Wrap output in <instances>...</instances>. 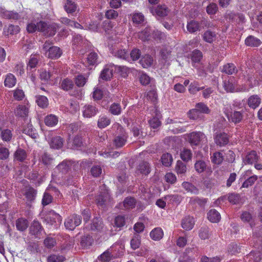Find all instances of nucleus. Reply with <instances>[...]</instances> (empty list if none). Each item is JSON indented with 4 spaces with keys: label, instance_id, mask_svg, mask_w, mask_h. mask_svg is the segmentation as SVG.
<instances>
[{
    "label": "nucleus",
    "instance_id": "nucleus-5",
    "mask_svg": "<svg viewBox=\"0 0 262 262\" xmlns=\"http://www.w3.org/2000/svg\"><path fill=\"white\" fill-rule=\"evenodd\" d=\"M81 221L82 218L80 215L73 214L65 219L64 226L67 229L72 231L81 224Z\"/></svg>",
    "mask_w": 262,
    "mask_h": 262
},
{
    "label": "nucleus",
    "instance_id": "nucleus-34",
    "mask_svg": "<svg viewBox=\"0 0 262 262\" xmlns=\"http://www.w3.org/2000/svg\"><path fill=\"white\" fill-rule=\"evenodd\" d=\"M58 122V118L53 114L48 115L45 118V123L48 126H54L57 124Z\"/></svg>",
    "mask_w": 262,
    "mask_h": 262
},
{
    "label": "nucleus",
    "instance_id": "nucleus-35",
    "mask_svg": "<svg viewBox=\"0 0 262 262\" xmlns=\"http://www.w3.org/2000/svg\"><path fill=\"white\" fill-rule=\"evenodd\" d=\"M19 30V27L18 26L9 25L4 28V33L6 35H13L18 33Z\"/></svg>",
    "mask_w": 262,
    "mask_h": 262
},
{
    "label": "nucleus",
    "instance_id": "nucleus-28",
    "mask_svg": "<svg viewBox=\"0 0 262 262\" xmlns=\"http://www.w3.org/2000/svg\"><path fill=\"white\" fill-rule=\"evenodd\" d=\"M87 63L89 66H97L99 63V56L96 52L89 53L86 58Z\"/></svg>",
    "mask_w": 262,
    "mask_h": 262
},
{
    "label": "nucleus",
    "instance_id": "nucleus-24",
    "mask_svg": "<svg viewBox=\"0 0 262 262\" xmlns=\"http://www.w3.org/2000/svg\"><path fill=\"white\" fill-rule=\"evenodd\" d=\"M113 55L118 58L125 60H128L129 56L127 51L124 49H118L113 50L112 51Z\"/></svg>",
    "mask_w": 262,
    "mask_h": 262
},
{
    "label": "nucleus",
    "instance_id": "nucleus-14",
    "mask_svg": "<svg viewBox=\"0 0 262 262\" xmlns=\"http://www.w3.org/2000/svg\"><path fill=\"white\" fill-rule=\"evenodd\" d=\"M262 254L259 251H252L245 257V262H261Z\"/></svg>",
    "mask_w": 262,
    "mask_h": 262
},
{
    "label": "nucleus",
    "instance_id": "nucleus-31",
    "mask_svg": "<svg viewBox=\"0 0 262 262\" xmlns=\"http://www.w3.org/2000/svg\"><path fill=\"white\" fill-rule=\"evenodd\" d=\"M42 229L41 224L38 221L34 220L30 227V232L32 235H37Z\"/></svg>",
    "mask_w": 262,
    "mask_h": 262
},
{
    "label": "nucleus",
    "instance_id": "nucleus-7",
    "mask_svg": "<svg viewBox=\"0 0 262 262\" xmlns=\"http://www.w3.org/2000/svg\"><path fill=\"white\" fill-rule=\"evenodd\" d=\"M62 217L54 210H50L45 217V221L51 225L57 226L62 222Z\"/></svg>",
    "mask_w": 262,
    "mask_h": 262
},
{
    "label": "nucleus",
    "instance_id": "nucleus-44",
    "mask_svg": "<svg viewBox=\"0 0 262 262\" xmlns=\"http://www.w3.org/2000/svg\"><path fill=\"white\" fill-rule=\"evenodd\" d=\"M36 102L40 107L42 108H46L49 104L48 98L42 95L36 96Z\"/></svg>",
    "mask_w": 262,
    "mask_h": 262
},
{
    "label": "nucleus",
    "instance_id": "nucleus-8",
    "mask_svg": "<svg viewBox=\"0 0 262 262\" xmlns=\"http://www.w3.org/2000/svg\"><path fill=\"white\" fill-rule=\"evenodd\" d=\"M188 140L191 146H198L201 140L205 137V134L201 132H193L187 134Z\"/></svg>",
    "mask_w": 262,
    "mask_h": 262
},
{
    "label": "nucleus",
    "instance_id": "nucleus-55",
    "mask_svg": "<svg viewBox=\"0 0 262 262\" xmlns=\"http://www.w3.org/2000/svg\"><path fill=\"white\" fill-rule=\"evenodd\" d=\"M161 160L163 165L168 167L171 165L173 159L171 154L166 153L162 156Z\"/></svg>",
    "mask_w": 262,
    "mask_h": 262
},
{
    "label": "nucleus",
    "instance_id": "nucleus-22",
    "mask_svg": "<svg viewBox=\"0 0 262 262\" xmlns=\"http://www.w3.org/2000/svg\"><path fill=\"white\" fill-rule=\"evenodd\" d=\"M261 103V99L257 95L251 96L248 99V106L253 109H255L259 106Z\"/></svg>",
    "mask_w": 262,
    "mask_h": 262
},
{
    "label": "nucleus",
    "instance_id": "nucleus-56",
    "mask_svg": "<svg viewBox=\"0 0 262 262\" xmlns=\"http://www.w3.org/2000/svg\"><path fill=\"white\" fill-rule=\"evenodd\" d=\"M3 17L7 19L17 20L20 18L19 14L16 12L12 11H5L3 13Z\"/></svg>",
    "mask_w": 262,
    "mask_h": 262
},
{
    "label": "nucleus",
    "instance_id": "nucleus-60",
    "mask_svg": "<svg viewBox=\"0 0 262 262\" xmlns=\"http://www.w3.org/2000/svg\"><path fill=\"white\" fill-rule=\"evenodd\" d=\"M65 260V257L61 255L51 254L47 257V262H63Z\"/></svg>",
    "mask_w": 262,
    "mask_h": 262
},
{
    "label": "nucleus",
    "instance_id": "nucleus-3",
    "mask_svg": "<svg viewBox=\"0 0 262 262\" xmlns=\"http://www.w3.org/2000/svg\"><path fill=\"white\" fill-rule=\"evenodd\" d=\"M50 42L46 41L43 47V49L46 51V54L48 57L52 59L59 58L62 54V50L58 47H50Z\"/></svg>",
    "mask_w": 262,
    "mask_h": 262
},
{
    "label": "nucleus",
    "instance_id": "nucleus-54",
    "mask_svg": "<svg viewBox=\"0 0 262 262\" xmlns=\"http://www.w3.org/2000/svg\"><path fill=\"white\" fill-rule=\"evenodd\" d=\"M1 137L2 139L6 142L10 141L12 137V131L9 129H2L1 128Z\"/></svg>",
    "mask_w": 262,
    "mask_h": 262
},
{
    "label": "nucleus",
    "instance_id": "nucleus-29",
    "mask_svg": "<svg viewBox=\"0 0 262 262\" xmlns=\"http://www.w3.org/2000/svg\"><path fill=\"white\" fill-rule=\"evenodd\" d=\"M207 217L211 222L217 223L221 219V215L217 210L212 209L208 212Z\"/></svg>",
    "mask_w": 262,
    "mask_h": 262
},
{
    "label": "nucleus",
    "instance_id": "nucleus-51",
    "mask_svg": "<svg viewBox=\"0 0 262 262\" xmlns=\"http://www.w3.org/2000/svg\"><path fill=\"white\" fill-rule=\"evenodd\" d=\"M211 162L215 164H221L224 160V156L223 154L220 151H217L213 153L211 156Z\"/></svg>",
    "mask_w": 262,
    "mask_h": 262
},
{
    "label": "nucleus",
    "instance_id": "nucleus-42",
    "mask_svg": "<svg viewBox=\"0 0 262 262\" xmlns=\"http://www.w3.org/2000/svg\"><path fill=\"white\" fill-rule=\"evenodd\" d=\"M227 252L231 255H236L241 252V247L236 243H231L228 246Z\"/></svg>",
    "mask_w": 262,
    "mask_h": 262
},
{
    "label": "nucleus",
    "instance_id": "nucleus-45",
    "mask_svg": "<svg viewBox=\"0 0 262 262\" xmlns=\"http://www.w3.org/2000/svg\"><path fill=\"white\" fill-rule=\"evenodd\" d=\"M40 161L45 165L48 166L52 164L54 161V159L51 155L47 152H44L40 157Z\"/></svg>",
    "mask_w": 262,
    "mask_h": 262
},
{
    "label": "nucleus",
    "instance_id": "nucleus-4",
    "mask_svg": "<svg viewBox=\"0 0 262 262\" xmlns=\"http://www.w3.org/2000/svg\"><path fill=\"white\" fill-rule=\"evenodd\" d=\"M40 32L47 37L54 36L57 31V26L55 23L47 24L43 21H39Z\"/></svg>",
    "mask_w": 262,
    "mask_h": 262
},
{
    "label": "nucleus",
    "instance_id": "nucleus-62",
    "mask_svg": "<svg viewBox=\"0 0 262 262\" xmlns=\"http://www.w3.org/2000/svg\"><path fill=\"white\" fill-rule=\"evenodd\" d=\"M151 34V30L149 28L146 27L143 31L139 32L138 37L143 41L147 40Z\"/></svg>",
    "mask_w": 262,
    "mask_h": 262
},
{
    "label": "nucleus",
    "instance_id": "nucleus-23",
    "mask_svg": "<svg viewBox=\"0 0 262 262\" xmlns=\"http://www.w3.org/2000/svg\"><path fill=\"white\" fill-rule=\"evenodd\" d=\"M203 57V54L201 51L199 50H194L191 53L190 58L192 61V65L195 67V64L199 63Z\"/></svg>",
    "mask_w": 262,
    "mask_h": 262
},
{
    "label": "nucleus",
    "instance_id": "nucleus-38",
    "mask_svg": "<svg viewBox=\"0 0 262 262\" xmlns=\"http://www.w3.org/2000/svg\"><path fill=\"white\" fill-rule=\"evenodd\" d=\"M23 133L29 135L33 139H36L38 136L36 129L33 128L32 124H28V125L24 128Z\"/></svg>",
    "mask_w": 262,
    "mask_h": 262
},
{
    "label": "nucleus",
    "instance_id": "nucleus-63",
    "mask_svg": "<svg viewBox=\"0 0 262 262\" xmlns=\"http://www.w3.org/2000/svg\"><path fill=\"white\" fill-rule=\"evenodd\" d=\"M195 108L200 112V113L203 114H209L210 110L207 106L206 104L203 102H199L196 104Z\"/></svg>",
    "mask_w": 262,
    "mask_h": 262
},
{
    "label": "nucleus",
    "instance_id": "nucleus-52",
    "mask_svg": "<svg viewBox=\"0 0 262 262\" xmlns=\"http://www.w3.org/2000/svg\"><path fill=\"white\" fill-rule=\"evenodd\" d=\"M144 15L140 12H135L132 14V20L136 25L142 24L144 21Z\"/></svg>",
    "mask_w": 262,
    "mask_h": 262
},
{
    "label": "nucleus",
    "instance_id": "nucleus-32",
    "mask_svg": "<svg viewBox=\"0 0 262 262\" xmlns=\"http://www.w3.org/2000/svg\"><path fill=\"white\" fill-rule=\"evenodd\" d=\"M16 83V79L14 75L11 73L6 75L4 80V85L8 88H12Z\"/></svg>",
    "mask_w": 262,
    "mask_h": 262
},
{
    "label": "nucleus",
    "instance_id": "nucleus-39",
    "mask_svg": "<svg viewBox=\"0 0 262 262\" xmlns=\"http://www.w3.org/2000/svg\"><path fill=\"white\" fill-rule=\"evenodd\" d=\"M152 62V57L149 55H145L140 60V63L143 68H147L150 67Z\"/></svg>",
    "mask_w": 262,
    "mask_h": 262
},
{
    "label": "nucleus",
    "instance_id": "nucleus-46",
    "mask_svg": "<svg viewBox=\"0 0 262 262\" xmlns=\"http://www.w3.org/2000/svg\"><path fill=\"white\" fill-rule=\"evenodd\" d=\"M28 226V222L27 220L19 218L16 221V227L18 230L23 231L25 230Z\"/></svg>",
    "mask_w": 262,
    "mask_h": 262
},
{
    "label": "nucleus",
    "instance_id": "nucleus-61",
    "mask_svg": "<svg viewBox=\"0 0 262 262\" xmlns=\"http://www.w3.org/2000/svg\"><path fill=\"white\" fill-rule=\"evenodd\" d=\"M206 167V162L203 160H198L194 164V168L198 173L204 172Z\"/></svg>",
    "mask_w": 262,
    "mask_h": 262
},
{
    "label": "nucleus",
    "instance_id": "nucleus-1",
    "mask_svg": "<svg viewBox=\"0 0 262 262\" xmlns=\"http://www.w3.org/2000/svg\"><path fill=\"white\" fill-rule=\"evenodd\" d=\"M223 112L227 117L228 121L235 124L242 122L244 118L245 111L243 109L241 111H232L230 105L225 106L223 109Z\"/></svg>",
    "mask_w": 262,
    "mask_h": 262
},
{
    "label": "nucleus",
    "instance_id": "nucleus-43",
    "mask_svg": "<svg viewBox=\"0 0 262 262\" xmlns=\"http://www.w3.org/2000/svg\"><path fill=\"white\" fill-rule=\"evenodd\" d=\"M27 158V153L24 149L18 148L14 153V159L19 162L24 161Z\"/></svg>",
    "mask_w": 262,
    "mask_h": 262
},
{
    "label": "nucleus",
    "instance_id": "nucleus-50",
    "mask_svg": "<svg viewBox=\"0 0 262 262\" xmlns=\"http://www.w3.org/2000/svg\"><path fill=\"white\" fill-rule=\"evenodd\" d=\"M108 111L112 115L118 116L121 114L122 108L119 103L114 102L110 105Z\"/></svg>",
    "mask_w": 262,
    "mask_h": 262
},
{
    "label": "nucleus",
    "instance_id": "nucleus-16",
    "mask_svg": "<svg viewBox=\"0 0 262 262\" xmlns=\"http://www.w3.org/2000/svg\"><path fill=\"white\" fill-rule=\"evenodd\" d=\"M223 86L227 93H233L235 92L236 84L233 78H230L223 81Z\"/></svg>",
    "mask_w": 262,
    "mask_h": 262
},
{
    "label": "nucleus",
    "instance_id": "nucleus-37",
    "mask_svg": "<svg viewBox=\"0 0 262 262\" xmlns=\"http://www.w3.org/2000/svg\"><path fill=\"white\" fill-rule=\"evenodd\" d=\"M77 4L73 0H67L64 9L68 13H72L76 11Z\"/></svg>",
    "mask_w": 262,
    "mask_h": 262
},
{
    "label": "nucleus",
    "instance_id": "nucleus-13",
    "mask_svg": "<svg viewBox=\"0 0 262 262\" xmlns=\"http://www.w3.org/2000/svg\"><path fill=\"white\" fill-rule=\"evenodd\" d=\"M114 67L113 64L105 65L101 72L100 78L105 81L110 80L113 75Z\"/></svg>",
    "mask_w": 262,
    "mask_h": 262
},
{
    "label": "nucleus",
    "instance_id": "nucleus-10",
    "mask_svg": "<svg viewBox=\"0 0 262 262\" xmlns=\"http://www.w3.org/2000/svg\"><path fill=\"white\" fill-rule=\"evenodd\" d=\"M260 159V156L255 150H251L248 152L243 158L244 163L247 165H252L257 162Z\"/></svg>",
    "mask_w": 262,
    "mask_h": 262
},
{
    "label": "nucleus",
    "instance_id": "nucleus-2",
    "mask_svg": "<svg viewBox=\"0 0 262 262\" xmlns=\"http://www.w3.org/2000/svg\"><path fill=\"white\" fill-rule=\"evenodd\" d=\"M123 253V249L119 244H115L104 252L100 256L99 259L103 262H108L113 258L119 257Z\"/></svg>",
    "mask_w": 262,
    "mask_h": 262
},
{
    "label": "nucleus",
    "instance_id": "nucleus-18",
    "mask_svg": "<svg viewBox=\"0 0 262 262\" xmlns=\"http://www.w3.org/2000/svg\"><path fill=\"white\" fill-rule=\"evenodd\" d=\"M194 225V218L192 216H185L182 221V227L185 230H190L193 228Z\"/></svg>",
    "mask_w": 262,
    "mask_h": 262
},
{
    "label": "nucleus",
    "instance_id": "nucleus-9",
    "mask_svg": "<svg viewBox=\"0 0 262 262\" xmlns=\"http://www.w3.org/2000/svg\"><path fill=\"white\" fill-rule=\"evenodd\" d=\"M252 170L251 169L245 171L243 177L245 179L248 177L242 184L241 188H248L253 185L257 180L258 177L256 175H252Z\"/></svg>",
    "mask_w": 262,
    "mask_h": 262
},
{
    "label": "nucleus",
    "instance_id": "nucleus-11",
    "mask_svg": "<svg viewBox=\"0 0 262 262\" xmlns=\"http://www.w3.org/2000/svg\"><path fill=\"white\" fill-rule=\"evenodd\" d=\"M215 143L220 147L225 146L227 145L229 142V137L225 133H220L216 134L214 137Z\"/></svg>",
    "mask_w": 262,
    "mask_h": 262
},
{
    "label": "nucleus",
    "instance_id": "nucleus-20",
    "mask_svg": "<svg viewBox=\"0 0 262 262\" xmlns=\"http://www.w3.org/2000/svg\"><path fill=\"white\" fill-rule=\"evenodd\" d=\"M49 144L51 148L59 149L63 146V139L60 136L54 137L51 139Z\"/></svg>",
    "mask_w": 262,
    "mask_h": 262
},
{
    "label": "nucleus",
    "instance_id": "nucleus-49",
    "mask_svg": "<svg viewBox=\"0 0 262 262\" xmlns=\"http://www.w3.org/2000/svg\"><path fill=\"white\" fill-rule=\"evenodd\" d=\"M94 242V239L92 236L88 235L81 237L80 244L84 248H88L92 245Z\"/></svg>",
    "mask_w": 262,
    "mask_h": 262
},
{
    "label": "nucleus",
    "instance_id": "nucleus-27",
    "mask_svg": "<svg viewBox=\"0 0 262 262\" xmlns=\"http://www.w3.org/2000/svg\"><path fill=\"white\" fill-rule=\"evenodd\" d=\"M136 199L132 196L126 197L123 202V206L126 209L134 208L136 207Z\"/></svg>",
    "mask_w": 262,
    "mask_h": 262
},
{
    "label": "nucleus",
    "instance_id": "nucleus-17",
    "mask_svg": "<svg viewBox=\"0 0 262 262\" xmlns=\"http://www.w3.org/2000/svg\"><path fill=\"white\" fill-rule=\"evenodd\" d=\"M169 11L168 8L165 5H159L154 9H151V12L153 14H156L160 17H164L167 15Z\"/></svg>",
    "mask_w": 262,
    "mask_h": 262
},
{
    "label": "nucleus",
    "instance_id": "nucleus-57",
    "mask_svg": "<svg viewBox=\"0 0 262 262\" xmlns=\"http://www.w3.org/2000/svg\"><path fill=\"white\" fill-rule=\"evenodd\" d=\"M109 196L107 193H101L99 195L97 196L96 198L97 204L98 206H102L106 202Z\"/></svg>",
    "mask_w": 262,
    "mask_h": 262
},
{
    "label": "nucleus",
    "instance_id": "nucleus-33",
    "mask_svg": "<svg viewBox=\"0 0 262 262\" xmlns=\"http://www.w3.org/2000/svg\"><path fill=\"white\" fill-rule=\"evenodd\" d=\"M222 72L228 75H232L237 72V69L233 63H228L223 66Z\"/></svg>",
    "mask_w": 262,
    "mask_h": 262
},
{
    "label": "nucleus",
    "instance_id": "nucleus-19",
    "mask_svg": "<svg viewBox=\"0 0 262 262\" xmlns=\"http://www.w3.org/2000/svg\"><path fill=\"white\" fill-rule=\"evenodd\" d=\"M245 43L248 47H258L261 44V41L254 36L249 35L245 39Z\"/></svg>",
    "mask_w": 262,
    "mask_h": 262
},
{
    "label": "nucleus",
    "instance_id": "nucleus-41",
    "mask_svg": "<svg viewBox=\"0 0 262 262\" xmlns=\"http://www.w3.org/2000/svg\"><path fill=\"white\" fill-rule=\"evenodd\" d=\"M110 123V119L106 116H100L97 121V125L99 128H104L108 126Z\"/></svg>",
    "mask_w": 262,
    "mask_h": 262
},
{
    "label": "nucleus",
    "instance_id": "nucleus-48",
    "mask_svg": "<svg viewBox=\"0 0 262 262\" xmlns=\"http://www.w3.org/2000/svg\"><path fill=\"white\" fill-rule=\"evenodd\" d=\"M199 23L195 20H191L187 23V29L190 33H193L199 31Z\"/></svg>",
    "mask_w": 262,
    "mask_h": 262
},
{
    "label": "nucleus",
    "instance_id": "nucleus-36",
    "mask_svg": "<svg viewBox=\"0 0 262 262\" xmlns=\"http://www.w3.org/2000/svg\"><path fill=\"white\" fill-rule=\"evenodd\" d=\"M74 86L73 81L69 78H65L60 82V88L66 91L72 90Z\"/></svg>",
    "mask_w": 262,
    "mask_h": 262
},
{
    "label": "nucleus",
    "instance_id": "nucleus-64",
    "mask_svg": "<svg viewBox=\"0 0 262 262\" xmlns=\"http://www.w3.org/2000/svg\"><path fill=\"white\" fill-rule=\"evenodd\" d=\"M192 152L190 149L184 148L181 152V158L184 161L187 162L192 158Z\"/></svg>",
    "mask_w": 262,
    "mask_h": 262
},
{
    "label": "nucleus",
    "instance_id": "nucleus-25",
    "mask_svg": "<svg viewBox=\"0 0 262 262\" xmlns=\"http://www.w3.org/2000/svg\"><path fill=\"white\" fill-rule=\"evenodd\" d=\"M103 226L101 219L100 217H95L93 219L92 221L90 229L93 231H100L103 229Z\"/></svg>",
    "mask_w": 262,
    "mask_h": 262
},
{
    "label": "nucleus",
    "instance_id": "nucleus-59",
    "mask_svg": "<svg viewBox=\"0 0 262 262\" xmlns=\"http://www.w3.org/2000/svg\"><path fill=\"white\" fill-rule=\"evenodd\" d=\"M187 167L185 164L181 161H178L175 167V170L177 174H184L186 172Z\"/></svg>",
    "mask_w": 262,
    "mask_h": 262
},
{
    "label": "nucleus",
    "instance_id": "nucleus-30",
    "mask_svg": "<svg viewBox=\"0 0 262 262\" xmlns=\"http://www.w3.org/2000/svg\"><path fill=\"white\" fill-rule=\"evenodd\" d=\"M137 170L140 173L147 176L150 172V167L148 163L143 161L137 167Z\"/></svg>",
    "mask_w": 262,
    "mask_h": 262
},
{
    "label": "nucleus",
    "instance_id": "nucleus-53",
    "mask_svg": "<svg viewBox=\"0 0 262 262\" xmlns=\"http://www.w3.org/2000/svg\"><path fill=\"white\" fill-rule=\"evenodd\" d=\"M29 110L25 105H19L16 111V115L25 119L28 115Z\"/></svg>",
    "mask_w": 262,
    "mask_h": 262
},
{
    "label": "nucleus",
    "instance_id": "nucleus-15",
    "mask_svg": "<svg viewBox=\"0 0 262 262\" xmlns=\"http://www.w3.org/2000/svg\"><path fill=\"white\" fill-rule=\"evenodd\" d=\"M39 59V54H31L27 63V70L32 72L36 71Z\"/></svg>",
    "mask_w": 262,
    "mask_h": 262
},
{
    "label": "nucleus",
    "instance_id": "nucleus-12",
    "mask_svg": "<svg viewBox=\"0 0 262 262\" xmlns=\"http://www.w3.org/2000/svg\"><path fill=\"white\" fill-rule=\"evenodd\" d=\"M82 112L83 117L90 118L97 114L98 112V110L95 105L86 104L83 107Z\"/></svg>",
    "mask_w": 262,
    "mask_h": 262
},
{
    "label": "nucleus",
    "instance_id": "nucleus-47",
    "mask_svg": "<svg viewBox=\"0 0 262 262\" xmlns=\"http://www.w3.org/2000/svg\"><path fill=\"white\" fill-rule=\"evenodd\" d=\"M203 39L207 42L212 43L215 39L216 34L210 30L205 31L203 35Z\"/></svg>",
    "mask_w": 262,
    "mask_h": 262
},
{
    "label": "nucleus",
    "instance_id": "nucleus-58",
    "mask_svg": "<svg viewBox=\"0 0 262 262\" xmlns=\"http://www.w3.org/2000/svg\"><path fill=\"white\" fill-rule=\"evenodd\" d=\"M36 191L32 187L29 188L25 192V195L28 201H33L36 197Z\"/></svg>",
    "mask_w": 262,
    "mask_h": 262
},
{
    "label": "nucleus",
    "instance_id": "nucleus-26",
    "mask_svg": "<svg viewBox=\"0 0 262 262\" xmlns=\"http://www.w3.org/2000/svg\"><path fill=\"white\" fill-rule=\"evenodd\" d=\"M149 235L152 239L158 241L162 238L164 233L161 228L157 227L151 231Z\"/></svg>",
    "mask_w": 262,
    "mask_h": 262
},
{
    "label": "nucleus",
    "instance_id": "nucleus-21",
    "mask_svg": "<svg viewBox=\"0 0 262 262\" xmlns=\"http://www.w3.org/2000/svg\"><path fill=\"white\" fill-rule=\"evenodd\" d=\"M127 137V135L125 133L121 135L117 136L114 139V145L117 148L122 147L125 144Z\"/></svg>",
    "mask_w": 262,
    "mask_h": 262
},
{
    "label": "nucleus",
    "instance_id": "nucleus-6",
    "mask_svg": "<svg viewBox=\"0 0 262 262\" xmlns=\"http://www.w3.org/2000/svg\"><path fill=\"white\" fill-rule=\"evenodd\" d=\"M74 164L73 161L64 160L60 163L54 169V173L58 176L63 177L68 172L71 166Z\"/></svg>",
    "mask_w": 262,
    "mask_h": 262
},
{
    "label": "nucleus",
    "instance_id": "nucleus-40",
    "mask_svg": "<svg viewBox=\"0 0 262 262\" xmlns=\"http://www.w3.org/2000/svg\"><path fill=\"white\" fill-rule=\"evenodd\" d=\"M179 121L176 122L174 125H170L168 127L169 130L173 134H179L185 132L186 130V126H180L178 124L181 123Z\"/></svg>",
    "mask_w": 262,
    "mask_h": 262
}]
</instances>
